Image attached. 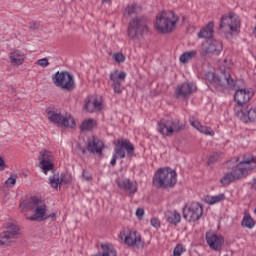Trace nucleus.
I'll list each match as a JSON object with an SVG mask.
<instances>
[{"mask_svg":"<svg viewBox=\"0 0 256 256\" xmlns=\"http://www.w3.org/2000/svg\"><path fill=\"white\" fill-rule=\"evenodd\" d=\"M237 164L234 170L230 173L225 174L220 183L222 185H229L233 183V181H238V179H243V177H247L253 169H256V157L252 154H244L240 158L237 159Z\"/></svg>","mask_w":256,"mask_h":256,"instance_id":"f257e3e1","label":"nucleus"},{"mask_svg":"<svg viewBox=\"0 0 256 256\" xmlns=\"http://www.w3.org/2000/svg\"><path fill=\"white\" fill-rule=\"evenodd\" d=\"M21 213L28 221H45L49 218L47 215V204L43 198L31 197L20 202Z\"/></svg>","mask_w":256,"mask_h":256,"instance_id":"f03ea898","label":"nucleus"},{"mask_svg":"<svg viewBox=\"0 0 256 256\" xmlns=\"http://www.w3.org/2000/svg\"><path fill=\"white\" fill-rule=\"evenodd\" d=\"M179 23V16L173 11H162L156 16L155 27L158 33H173L177 29Z\"/></svg>","mask_w":256,"mask_h":256,"instance_id":"7ed1b4c3","label":"nucleus"},{"mask_svg":"<svg viewBox=\"0 0 256 256\" xmlns=\"http://www.w3.org/2000/svg\"><path fill=\"white\" fill-rule=\"evenodd\" d=\"M153 183L158 189H167L177 184V172L171 168H160L155 173Z\"/></svg>","mask_w":256,"mask_h":256,"instance_id":"20e7f679","label":"nucleus"},{"mask_svg":"<svg viewBox=\"0 0 256 256\" xmlns=\"http://www.w3.org/2000/svg\"><path fill=\"white\" fill-rule=\"evenodd\" d=\"M205 77L206 81L216 89L219 87H235V80L231 78L229 70H225L220 76H216L213 72H208Z\"/></svg>","mask_w":256,"mask_h":256,"instance_id":"39448f33","label":"nucleus"},{"mask_svg":"<svg viewBox=\"0 0 256 256\" xmlns=\"http://www.w3.org/2000/svg\"><path fill=\"white\" fill-rule=\"evenodd\" d=\"M185 125L181 124L179 120H160L157 123V131L163 137H173L174 133L183 131Z\"/></svg>","mask_w":256,"mask_h":256,"instance_id":"423d86ee","label":"nucleus"},{"mask_svg":"<svg viewBox=\"0 0 256 256\" xmlns=\"http://www.w3.org/2000/svg\"><path fill=\"white\" fill-rule=\"evenodd\" d=\"M115 154L111 159V165L117 164V158L125 159V151L127 157H134L135 156V146L129 140L121 139L118 140L116 147L114 149Z\"/></svg>","mask_w":256,"mask_h":256,"instance_id":"0eeeda50","label":"nucleus"},{"mask_svg":"<svg viewBox=\"0 0 256 256\" xmlns=\"http://www.w3.org/2000/svg\"><path fill=\"white\" fill-rule=\"evenodd\" d=\"M147 31V19L143 17L133 18L128 26V37L132 41H139L143 37V32Z\"/></svg>","mask_w":256,"mask_h":256,"instance_id":"6e6552de","label":"nucleus"},{"mask_svg":"<svg viewBox=\"0 0 256 256\" xmlns=\"http://www.w3.org/2000/svg\"><path fill=\"white\" fill-rule=\"evenodd\" d=\"M219 27L231 34L239 33L241 31V18L233 12L225 14L221 17Z\"/></svg>","mask_w":256,"mask_h":256,"instance_id":"1a4fd4ad","label":"nucleus"},{"mask_svg":"<svg viewBox=\"0 0 256 256\" xmlns=\"http://www.w3.org/2000/svg\"><path fill=\"white\" fill-rule=\"evenodd\" d=\"M120 239L128 247H136V249H143L145 242L141 239V234L137 231L123 230L120 232Z\"/></svg>","mask_w":256,"mask_h":256,"instance_id":"9d476101","label":"nucleus"},{"mask_svg":"<svg viewBox=\"0 0 256 256\" xmlns=\"http://www.w3.org/2000/svg\"><path fill=\"white\" fill-rule=\"evenodd\" d=\"M203 216V206L199 202H191L183 209V218L189 223L199 221Z\"/></svg>","mask_w":256,"mask_h":256,"instance_id":"9b49d317","label":"nucleus"},{"mask_svg":"<svg viewBox=\"0 0 256 256\" xmlns=\"http://www.w3.org/2000/svg\"><path fill=\"white\" fill-rule=\"evenodd\" d=\"M45 113L49 123L56 125V127H65V115H63L61 108L51 105L46 108Z\"/></svg>","mask_w":256,"mask_h":256,"instance_id":"f8f14e48","label":"nucleus"},{"mask_svg":"<svg viewBox=\"0 0 256 256\" xmlns=\"http://www.w3.org/2000/svg\"><path fill=\"white\" fill-rule=\"evenodd\" d=\"M19 236V227L15 224H10L7 229L0 234V245L9 247L17 241Z\"/></svg>","mask_w":256,"mask_h":256,"instance_id":"ddd939ff","label":"nucleus"},{"mask_svg":"<svg viewBox=\"0 0 256 256\" xmlns=\"http://www.w3.org/2000/svg\"><path fill=\"white\" fill-rule=\"evenodd\" d=\"M38 163L42 172L47 175L48 171H53V153L47 149L41 150L38 155Z\"/></svg>","mask_w":256,"mask_h":256,"instance_id":"4468645a","label":"nucleus"},{"mask_svg":"<svg viewBox=\"0 0 256 256\" xmlns=\"http://www.w3.org/2000/svg\"><path fill=\"white\" fill-rule=\"evenodd\" d=\"M234 111L242 123H253L256 120V107L247 106L245 109L235 107Z\"/></svg>","mask_w":256,"mask_h":256,"instance_id":"2eb2a0df","label":"nucleus"},{"mask_svg":"<svg viewBox=\"0 0 256 256\" xmlns=\"http://www.w3.org/2000/svg\"><path fill=\"white\" fill-rule=\"evenodd\" d=\"M234 99L240 109L245 105V103H249L251 98L253 97V90L249 88H235Z\"/></svg>","mask_w":256,"mask_h":256,"instance_id":"dca6fc26","label":"nucleus"},{"mask_svg":"<svg viewBox=\"0 0 256 256\" xmlns=\"http://www.w3.org/2000/svg\"><path fill=\"white\" fill-rule=\"evenodd\" d=\"M223 51V43L219 40H208L203 44L201 55H219Z\"/></svg>","mask_w":256,"mask_h":256,"instance_id":"f3484780","label":"nucleus"},{"mask_svg":"<svg viewBox=\"0 0 256 256\" xmlns=\"http://www.w3.org/2000/svg\"><path fill=\"white\" fill-rule=\"evenodd\" d=\"M127 74L123 71L115 70L110 74V81L112 89H114L115 93H123V86L121 83L125 81Z\"/></svg>","mask_w":256,"mask_h":256,"instance_id":"a211bd4d","label":"nucleus"},{"mask_svg":"<svg viewBox=\"0 0 256 256\" xmlns=\"http://www.w3.org/2000/svg\"><path fill=\"white\" fill-rule=\"evenodd\" d=\"M10 65L12 67H21L25 63V58L27 57V50L25 49H14L9 55Z\"/></svg>","mask_w":256,"mask_h":256,"instance_id":"6ab92c4d","label":"nucleus"},{"mask_svg":"<svg viewBox=\"0 0 256 256\" xmlns=\"http://www.w3.org/2000/svg\"><path fill=\"white\" fill-rule=\"evenodd\" d=\"M84 109L88 113H97L103 111V102L97 96H88Z\"/></svg>","mask_w":256,"mask_h":256,"instance_id":"aec40b11","label":"nucleus"},{"mask_svg":"<svg viewBox=\"0 0 256 256\" xmlns=\"http://www.w3.org/2000/svg\"><path fill=\"white\" fill-rule=\"evenodd\" d=\"M197 90V87L192 83H184L176 88V97L177 99H187L189 95H192V93H195Z\"/></svg>","mask_w":256,"mask_h":256,"instance_id":"412c9836","label":"nucleus"},{"mask_svg":"<svg viewBox=\"0 0 256 256\" xmlns=\"http://www.w3.org/2000/svg\"><path fill=\"white\" fill-rule=\"evenodd\" d=\"M206 241L211 249L214 251H221V248L223 247V237L208 232L206 234Z\"/></svg>","mask_w":256,"mask_h":256,"instance_id":"4be33fe9","label":"nucleus"},{"mask_svg":"<svg viewBox=\"0 0 256 256\" xmlns=\"http://www.w3.org/2000/svg\"><path fill=\"white\" fill-rule=\"evenodd\" d=\"M117 186L122 191H126V193H128L129 195H135L137 193V183L127 178L118 180Z\"/></svg>","mask_w":256,"mask_h":256,"instance_id":"5701e85b","label":"nucleus"},{"mask_svg":"<svg viewBox=\"0 0 256 256\" xmlns=\"http://www.w3.org/2000/svg\"><path fill=\"white\" fill-rule=\"evenodd\" d=\"M87 149L90 153H97L98 155H101L103 151V141L94 137L88 142Z\"/></svg>","mask_w":256,"mask_h":256,"instance_id":"b1692460","label":"nucleus"},{"mask_svg":"<svg viewBox=\"0 0 256 256\" xmlns=\"http://www.w3.org/2000/svg\"><path fill=\"white\" fill-rule=\"evenodd\" d=\"M77 88V83L75 82V75L71 74V72H65V91L71 93V91H75Z\"/></svg>","mask_w":256,"mask_h":256,"instance_id":"393cba45","label":"nucleus"},{"mask_svg":"<svg viewBox=\"0 0 256 256\" xmlns=\"http://www.w3.org/2000/svg\"><path fill=\"white\" fill-rule=\"evenodd\" d=\"M52 83L55 87L65 89V71L56 72L52 75Z\"/></svg>","mask_w":256,"mask_h":256,"instance_id":"a878e982","label":"nucleus"},{"mask_svg":"<svg viewBox=\"0 0 256 256\" xmlns=\"http://www.w3.org/2000/svg\"><path fill=\"white\" fill-rule=\"evenodd\" d=\"M165 217L168 223H171V225H179V223H181V214L176 210L166 211Z\"/></svg>","mask_w":256,"mask_h":256,"instance_id":"bb28decb","label":"nucleus"},{"mask_svg":"<svg viewBox=\"0 0 256 256\" xmlns=\"http://www.w3.org/2000/svg\"><path fill=\"white\" fill-rule=\"evenodd\" d=\"M215 28L214 22H209L198 34L199 39H211L213 37V29Z\"/></svg>","mask_w":256,"mask_h":256,"instance_id":"cd10ccee","label":"nucleus"},{"mask_svg":"<svg viewBox=\"0 0 256 256\" xmlns=\"http://www.w3.org/2000/svg\"><path fill=\"white\" fill-rule=\"evenodd\" d=\"M205 203H208V205H215L216 203H221V201H225V194L221 193L215 196H206L204 198Z\"/></svg>","mask_w":256,"mask_h":256,"instance_id":"c85d7f7f","label":"nucleus"},{"mask_svg":"<svg viewBox=\"0 0 256 256\" xmlns=\"http://www.w3.org/2000/svg\"><path fill=\"white\" fill-rule=\"evenodd\" d=\"M94 127H97V121L93 118H88L82 122L80 129L81 131H91Z\"/></svg>","mask_w":256,"mask_h":256,"instance_id":"c756f323","label":"nucleus"},{"mask_svg":"<svg viewBox=\"0 0 256 256\" xmlns=\"http://www.w3.org/2000/svg\"><path fill=\"white\" fill-rule=\"evenodd\" d=\"M197 57V50H192L188 52H184L180 56V63H189L192 59H195Z\"/></svg>","mask_w":256,"mask_h":256,"instance_id":"7c9ffc66","label":"nucleus"},{"mask_svg":"<svg viewBox=\"0 0 256 256\" xmlns=\"http://www.w3.org/2000/svg\"><path fill=\"white\" fill-rule=\"evenodd\" d=\"M65 127H68L69 129H75L77 127V122L71 114L65 115Z\"/></svg>","mask_w":256,"mask_h":256,"instance_id":"2f4dec72","label":"nucleus"},{"mask_svg":"<svg viewBox=\"0 0 256 256\" xmlns=\"http://www.w3.org/2000/svg\"><path fill=\"white\" fill-rule=\"evenodd\" d=\"M242 227H246L247 229H253L255 227V221L249 215L244 216L242 220Z\"/></svg>","mask_w":256,"mask_h":256,"instance_id":"473e14b6","label":"nucleus"},{"mask_svg":"<svg viewBox=\"0 0 256 256\" xmlns=\"http://www.w3.org/2000/svg\"><path fill=\"white\" fill-rule=\"evenodd\" d=\"M49 181L53 189H57V187H59V185L61 184L59 180V174H54L53 176H50Z\"/></svg>","mask_w":256,"mask_h":256,"instance_id":"72a5a7b5","label":"nucleus"},{"mask_svg":"<svg viewBox=\"0 0 256 256\" xmlns=\"http://www.w3.org/2000/svg\"><path fill=\"white\" fill-rule=\"evenodd\" d=\"M198 131L200 133H203V135H210L211 137H213V135H215V131H213V129H211L207 126H203V125H201L199 127Z\"/></svg>","mask_w":256,"mask_h":256,"instance_id":"f704fd0d","label":"nucleus"},{"mask_svg":"<svg viewBox=\"0 0 256 256\" xmlns=\"http://www.w3.org/2000/svg\"><path fill=\"white\" fill-rule=\"evenodd\" d=\"M135 13H137L135 4H130L126 7L124 15H128L129 17H131V15H135Z\"/></svg>","mask_w":256,"mask_h":256,"instance_id":"c9c22d12","label":"nucleus"},{"mask_svg":"<svg viewBox=\"0 0 256 256\" xmlns=\"http://www.w3.org/2000/svg\"><path fill=\"white\" fill-rule=\"evenodd\" d=\"M35 65H39V67H42L43 69H45L46 67H49V59L47 58L39 59L35 62Z\"/></svg>","mask_w":256,"mask_h":256,"instance_id":"e433bc0d","label":"nucleus"},{"mask_svg":"<svg viewBox=\"0 0 256 256\" xmlns=\"http://www.w3.org/2000/svg\"><path fill=\"white\" fill-rule=\"evenodd\" d=\"M190 121V125L192 127H194V129H197V131H199V128L201 127V122H199V120L195 119V117H190L189 119Z\"/></svg>","mask_w":256,"mask_h":256,"instance_id":"4c0bfd02","label":"nucleus"},{"mask_svg":"<svg viewBox=\"0 0 256 256\" xmlns=\"http://www.w3.org/2000/svg\"><path fill=\"white\" fill-rule=\"evenodd\" d=\"M113 59L116 63H124L125 55H123V53H116L113 55Z\"/></svg>","mask_w":256,"mask_h":256,"instance_id":"58836bf2","label":"nucleus"},{"mask_svg":"<svg viewBox=\"0 0 256 256\" xmlns=\"http://www.w3.org/2000/svg\"><path fill=\"white\" fill-rule=\"evenodd\" d=\"M185 251V248H183V245L178 244L175 248H174V256H181L183 255V252Z\"/></svg>","mask_w":256,"mask_h":256,"instance_id":"ea45409f","label":"nucleus"},{"mask_svg":"<svg viewBox=\"0 0 256 256\" xmlns=\"http://www.w3.org/2000/svg\"><path fill=\"white\" fill-rule=\"evenodd\" d=\"M6 185L13 187V185H15V183H17V176H10L7 180H6Z\"/></svg>","mask_w":256,"mask_h":256,"instance_id":"a19ab883","label":"nucleus"},{"mask_svg":"<svg viewBox=\"0 0 256 256\" xmlns=\"http://www.w3.org/2000/svg\"><path fill=\"white\" fill-rule=\"evenodd\" d=\"M151 225L152 227H155V229H159V227H161V220H159L158 218H152Z\"/></svg>","mask_w":256,"mask_h":256,"instance_id":"79ce46f5","label":"nucleus"},{"mask_svg":"<svg viewBox=\"0 0 256 256\" xmlns=\"http://www.w3.org/2000/svg\"><path fill=\"white\" fill-rule=\"evenodd\" d=\"M143 215H145V210L143 208H138L136 210V217H138V219H142Z\"/></svg>","mask_w":256,"mask_h":256,"instance_id":"37998d69","label":"nucleus"},{"mask_svg":"<svg viewBox=\"0 0 256 256\" xmlns=\"http://www.w3.org/2000/svg\"><path fill=\"white\" fill-rule=\"evenodd\" d=\"M29 29L31 31H37V29H39V24H37V22H30Z\"/></svg>","mask_w":256,"mask_h":256,"instance_id":"c03bdc74","label":"nucleus"},{"mask_svg":"<svg viewBox=\"0 0 256 256\" xmlns=\"http://www.w3.org/2000/svg\"><path fill=\"white\" fill-rule=\"evenodd\" d=\"M7 169V164H5V160L0 156V171H5Z\"/></svg>","mask_w":256,"mask_h":256,"instance_id":"a18cd8bd","label":"nucleus"},{"mask_svg":"<svg viewBox=\"0 0 256 256\" xmlns=\"http://www.w3.org/2000/svg\"><path fill=\"white\" fill-rule=\"evenodd\" d=\"M83 177L86 181H91V179H92L91 174L86 171L83 172Z\"/></svg>","mask_w":256,"mask_h":256,"instance_id":"49530a36","label":"nucleus"},{"mask_svg":"<svg viewBox=\"0 0 256 256\" xmlns=\"http://www.w3.org/2000/svg\"><path fill=\"white\" fill-rule=\"evenodd\" d=\"M103 3H111V0H103Z\"/></svg>","mask_w":256,"mask_h":256,"instance_id":"de8ad7c7","label":"nucleus"}]
</instances>
